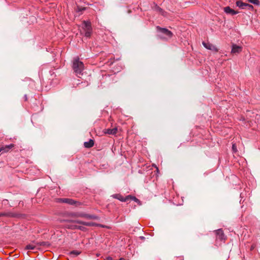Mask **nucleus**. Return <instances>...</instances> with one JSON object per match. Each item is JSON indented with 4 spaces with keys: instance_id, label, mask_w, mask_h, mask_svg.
I'll return each mask as SVG.
<instances>
[{
    "instance_id": "nucleus-1",
    "label": "nucleus",
    "mask_w": 260,
    "mask_h": 260,
    "mask_svg": "<svg viewBox=\"0 0 260 260\" xmlns=\"http://www.w3.org/2000/svg\"><path fill=\"white\" fill-rule=\"evenodd\" d=\"M73 69L76 75L80 77L82 75V72L84 69V66L82 61L78 57L75 58L73 61Z\"/></svg>"
},
{
    "instance_id": "nucleus-2",
    "label": "nucleus",
    "mask_w": 260,
    "mask_h": 260,
    "mask_svg": "<svg viewBox=\"0 0 260 260\" xmlns=\"http://www.w3.org/2000/svg\"><path fill=\"white\" fill-rule=\"evenodd\" d=\"M157 29L160 32V34L158 35V36L159 38L162 40H168L171 38L173 36L172 32L166 28H161L159 26H157Z\"/></svg>"
},
{
    "instance_id": "nucleus-3",
    "label": "nucleus",
    "mask_w": 260,
    "mask_h": 260,
    "mask_svg": "<svg viewBox=\"0 0 260 260\" xmlns=\"http://www.w3.org/2000/svg\"><path fill=\"white\" fill-rule=\"evenodd\" d=\"M82 28L85 36L90 37L92 34V28L90 22L88 21H83Z\"/></svg>"
},
{
    "instance_id": "nucleus-4",
    "label": "nucleus",
    "mask_w": 260,
    "mask_h": 260,
    "mask_svg": "<svg viewBox=\"0 0 260 260\" xmlns=\"http://www.w3.org/2000/svg\"><path fill=\"white\" fill-rule=\"evenodd\" d=\"M72 216L76 217H83L89 219H99V217L94 215H91L84 213H77L72 214Z\"/></svg>"
},
{
    "instance_id": "nucleus-5",
    "label": "nucleus",
    "mask_w": 260,
    "mask_h": 260,
    "mask_svg": "<svg viewBox=\"0 0 260 260\" xmlns=\"http://www.w3.org/2000/svg\"><path fill=\"white\" fill-rule=\"evenodd\" d=\"M203 44V45L207 49H209V50H212V51H215V52H217L218 51V49L214 46L213 45V44L210 43H206L205 42H203L202 43Z\"/></svg>"
},
{
    "instance_id": "nucleus-6",
    "label": "nucleus",
    "mask_w": 260,
    "mask_h": 260,
    "mask_svg": "<svg viewBox=\"0 0 260 260\" xmlns=\"http://www.w3.org/2000/svg\"><path fill=\"white\" fill-rule=\"evenodd\" d=\"M242 47L241 46H238L236 44H233L232 45L231 53H232V54L239 53L242 51Z\"/></svg>"
},
{
    "instance_id": "nucleus-7",
    "label": "nucleus",
    "mask_w": 260,
    "mask_h": 260,
    "mask_svg": "<svg viewBox=\"0 0 260 260\" xmlns=\"http://www.w3.org/2000/svg\"><path fill=\"white\" fill-rule=\"evenodd\" d=\"M215 233L216 234V238L217 239H219L220 240H224L225 239V237L224 234L221 229H218L215 231Z\"/></svg>"
},
{
    "instance_id": "nucleus-8",
    "label": "nucleus",
    "mask_w": 260,
    "mask_h": 260,
    "mask_svg": "<svg viewBox=\"0 0 260 260\" xmlns=\"http://www.w3.org/2000/svg\"><path fill=\"white\" fill-rule=\"evenodd\" d=\"M103 132H104V134H105L114 135L117 133V128L116 127H114L112 129H110V128L105 129L104 130Z\"/></svg>"
},
{
    "instance_id": "nucleus-9",
    "label": "nucleus",
    "mask_w": 260,
    "mask_h": 260,
    "mask_svg": "<svg viewBox=\"0 0 260 260\" xmlns=\"http://www.w3.org/2000/svg\"><path fill=\"white\" fill-rule=\"evenodd\" d=\"M224 11L229 14H231L232 15H234L238 13V11H235L234 10L231 9L230 7H226L224 8Z\"/></svg>"
},
{
    "instance_id": "nucleus-10",
    "label": "nucleus",
    "mask_w": 260,
    "mask_h": 260,
    "mask_svg": "<svg viewBox=\"0 0 260 260\" xmlns=\"http://www.w3.org/2000/svg\"><path fill=\"white\" fill-rule=\"evenodd\" d=\"M112 197L113 198L117 199L122 202L127 201V196L125 198H124L120 194H115L112 195Z\"/></svg>"
},
{
    "instance_id": "nucleus-11",
    "label": "nucleus",
    "mask_w": 260,
    "mask_h": 260,
    "mask_svg": "<svg viewBox=\"0 0 260 260\" xmlns=\"http://www.w3.org/2000/svg\"><path fill=\"white\" fill-rule=\"evenodd\" d=\"M13 147H14V144H10L5 146L0 147V152L1 151L7 152Z\"/></svg>"
},
{
    "instance_id": "nucleus-12",
    "label": "nucleus",
    "mask_w": 260,
    "mask_h": 260,
    "mask_svg": "<svg viewBox=\"0 0 260 260\" xmlns=\"http://www.w3.org/2000/svg\"><path fill=\"white\" fill-rule=\"evenodd\" d=\"M84 225L88 226H98L103 228L105 227V226L103 225L98 224L93 222H85V223H84Z\"/></svg>"
},
{
    "instance_id": "nucleus-13",
    "label": "nucleus",
    "mask_w": 260,
    "mask_h": 260,
    "mask_svg": "<svg viewBox=\"0 0 260 260\" xmlns=\"http://www.w3.org/2000/svg\"><path fill=\"white\" fill-rule=\"evenodd\" d=\"M236 6L239 8L244 9H246L247 3L242 2L241 1H237L236 3Z\"/></svg>"
},
{
    "instance_id": "nucleus-14",
    "label": "nucleus",
    "mask_w": 260,
    "mask_h": 260,
    "mask_svg": "<svg viewBox=\"0 0 260 260\" xmlns=\"http://www.w3.org/2000/svg\"><path fill=\"white\" fill-rule=\"evenodd\" d=\"M15 214L11 212H0V217H14Z\"/></svg>"
},
{
    "instance_id": "nucleus-15",
    "label": "nucleus",
    "mask_w": 260,
    "mask_h": 260,
    "mask_svg": "<svg viewBox=\"0 0 260 260\" xmlns=\"http://www.w3.org/2000/svg\"><path fill=\"white\" fill-rule=\"evenodd\" d=\"M84 145L86 148H91L94 145V141L90 139L89 141L84 142Z\"/></svg>"
},
{
    "instance_id": "nucleus-16",
    "label": "nucleus",
    "mask_w": 260,
    "mask_h": 260,
    "mask_svg": "<svg viewBox=\"0 0 260 260\" xmlns=\"http://www.w3.org/2000/svg\"><path fill=\"white\" fill-rule=\"evenodd\" d=\"M61 201L63 203H67L70 205H73L75 203V201L70 199H61Z\"/></svg>"
},
{
    "instance_id": "nucleus-17",
    "label": "nucleus",
    "mask_w": 260,
    "mask_h": 260,
    "mask_svg": "<svg viewBox=\"0 0 260 260\" xmlns=\"http://www.w3.org/2000/svg\"><path fill=\"white\" fill-rule=\"evenodd\" d=\"M154 9L156 11L161 14L163 16H166V13H165L164 11L158 6H156L154 8Z\"/></svg>"
},
{
    "instance_id": "nucleus-18",
    "label": "nucleus",
    "mask_w": 260,
    "mask_h": 260,
    "mask_svg": "<svg viewBox=\"0 0 260 260\" xmlns=\"http://www.w3.org/2000/svg\"><path fill=\"white\" fill-rule=\"evenodd\" d=\"M67 221L71 222L73 223H79L84 225V223H85L84 221H82L80 220H67Z\"/></svg>"
},
{
    "instance_id": "nucleus-19",
    "label": "nucleus",
    "mask_w": 260,
    "mask_h": 260,
    "mask_svg": "<svg viewBox=\"0 0 260 260\" xmlns=\"http://www.w3.org/2000/svg\"><path fill=\"white\" fill-rule=\"evenodd\" d=\"M36 248V246L33 244H28L27 245H26V247H25V249H27V250H34Z\"/></svg>"
},
{
    "instance_id": "nucleus-20",
    "label": "nucleus",
    "mask_w": 260,
    "mask_h": 260,
    "mask_svg": "<svg viewBox=\"0 0 260 260\" xmlns=\"http://www.w3.org/2000/svg\"><path fill=\"white\" fill-rule=\"evenodd\" d=\"M129 199L135 201L136 202H139V200L137 199L135 197L129 195L127 196V201Z\"/></svg>"
},
{
    "instance_id": "nucleus-21",
    "label": "nucleus",
    "mask_w": 260,
    "mask_h": 260,
    "mask_svg": "<svg viewBox=\"0 0 260 260\" xmlns=\"http://www.w3.org/2000/svg\"><path fill=\"white\" fill-rule=\"evenodd\" d=\"M249 3H252L256 6L260 5V2L258 0H247Z\"/></svg>"
},
{
    "instance_id": "nucleus-22",
    "label": "nucleus",
    "mask_w": 260,
    "mask_h": 260,
    "mask_svg": "<svg viewBox=\"0 0 260 260\" xmlns=\"http://www.w3.org/2000/svg\"><path fill=\"white\" fill-rule=\"evenodd\" d=\"M69 228H70V229H80V230H82L83 229V227L82 226H78V225H71V226H69Z\"/></svg>"
},
{
    "instance_id": "nucleus-23",
    "label": "nucleus",
    "mask_w": 260,
    "mask_h": 260,
    "mask_svg": "<svg viewBox=\"0 0 260 260\" xmlns=\"http://www.w3.org/2000/svg\"><path fill=\"white\" fill-rule=\"evenodd\" d=\"M246 8H247L249 10H253V6H252L250 4H247Z\"/></svg>"
},
{
    "instance_id": "nucleus-24",
    "label": "nucleus",
    "mask_w": 260,
    "mask_h": 260,
    "mask_svg": "<svg viewBox=\"0 0 260 260\" xmlns=\"http://www.w3.org/2000/svg\"><path fill=\"white\" fill-rule=\"evenodd\" d=\"M232 149L233 150L234 152H237V147H236V145L235 144H233V145H232Z\"/></svg>"
},
{
    "instance_id": "nucleus-25",
    "label": "nucleus",
    "mask_w": 260,
    "mask_h": 260,
    "mask_svg": "<svg viewBox=\"0 0 260 260\" xmlns=\"http://www.w3.org/2000/svg\"><path fill=\"white\" fill-rule=\"evenodd\" d=\"M255 119L257 120V122H259V120L260 119V116L258 115H256Z\"/></svg>"
},
{
    "instance_id": "nucleus-26",
    "label": "nucleus",
    "mask_w": 260,
    "mask_h": 260,
    "mask_svg": "<svg viewBox=\"0 0 260 260\" xmlns=\"http://www.w3.org/2000/svg\"><path fill=\"white\" fill-rule=\"evenodd\" d=\"M72 253H75L76 255H78L80 253L77 251H73Z\"/></svg>"
},
{
    "instance_id": "nucleus-27",
    "label": "nucleus",
    "mask_w": 260,
    "mask_h": 260,
    "mask_svg": "<svg viewBox=\"0 0 260 260\" xmlns=\"http://www.w3.org/2000/svg\"><path fill=\"white\" fill-rule=\"evenodd\" d=\"M108 260H112V258H111V257H109V258H108Z\"/></svg>"
},
{
    "instance_id": "nucleus-28",
    "label": "nucleus",
    "mask_w": 260,
    "mask_h": 260,
    "mask_svg": "<svg viewBox=\"0 0 260 260\" xmlns=\"http://www.w3.org/2000/svg\"><path fill=\"white\" fill-rule=\"evenodd\" d=\"M119 260H124V259L123 258H121L119 259Z\"/></svg>"
}]
</instances>
